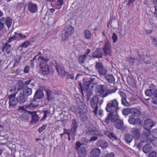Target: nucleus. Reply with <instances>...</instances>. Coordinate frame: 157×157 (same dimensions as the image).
<instances>
[{"instance_id":"24","label":"nucleus","mask_w":157,"mask_h":157,"mask_svg":"<svg viewBox=\"0 0 157 157\" xmlns=\"http://www.w3.org/2000/svg\"><path fill=\"white\" fill-rule=\"evenodd\" d=\"M78 151L79 157H86L87 153L86 149L84 147H81Z\"/></svg>"},{"instance_id":"38","label":"nucleus","mask_w":157,"mask_h":157,"mask_svg":"<svg viewBox=\"0 0 157 157\" xmlns=\"http://www.w3.org/2000/svg\"><path fill=\"white\" fill-rule=\"evenodd\" d=\"M86 59V57L85 55H79L78 58V62L80 64H82L85 63Z\"/></svg>"},{"instance_id":"16","label":"nucleus","mask_w":157,"mask_h":157,"mask_svg":"<svg viewBox=\"0 0 157 157\" xmlns=\"http://www.w3.org/2000/svg\"><path fill=\"white\" fill-rule=\"evenodd\" d=\"M44 94L42 90H39L36 91L33 98V101L36 102L37 99L42 98L44 97Z\"/></svg>"},{"instance_id":"23","label":"nucleus","mask_w":157,"mask_h":157,"mask_svg":"<svg viewBox=\"0 0 157 157\" xmlns=\"http://www.w3.org/2000/svg\"><path fill=\"white\" fill-rule=\"evenodd\" d=\"M117 88L116 86L114 87L112 89H109L107 90L105 92L101 95V97L103 98L105 97H106L109 94H111L112 93H114L117 90Z\"/></svg>"},{"instance_id":"26","label":"nucleus","mask_w":157,"mask_h":157,"mask_svg":"<svg viewBox=\"0 0 157 157\" xmlns=\"http://www.w3.org/2000/svg\"><path fill=\"white\" fill-rule=\"evenodd\" d=\"M35 101H33V100L32 102L29 104H28L25 105V108L26 109H33L34 108H37L39 105L38 104H35Z\"/></svg>"},{"instance_id":"21","label":"nucleus","mask_w":157,"mask_h":157,"mask_svg":"<svg viewBox=\"0 0 157 157\" xmlns=\"http://www.w3.org/2000/svg\"><path fill=\"white\" fill-rule=\"evenodd\" d=\"M78 106V110L80 112H82L85 113L87 112V108L84 102H79Z\"/></svg>"},{"instance_id":"30","label":"nucleus","mask_w":157,"mask_h":157,"mask_svg":"<svg viewBox=\"0 0 157 157\" xmlns=\"http://www.w3.org/2000/svg\"><path fill=\"white\" fill-rule=\"evenodd\" d=\"M133 138L132 136L129 133H126L124 135V139L127 143H130Z\"/></svg>"},{"instance_id":"11","label":"nucleus","mask_w":157,"mask_h":157,"mask_svg":"<svg viewBox=\"0 0 157 157\" xmlns=\"http://www.w3.org/2000/svg\"><path fill=\"white\" fill-rule=\"evenodd\" d=\"M90 84V82L83 80L82 84L79 82L78 85L80 87V90L86 92L88 90L89 86Z\"/></svg>"},{"instance_id":"50","label":"nucleus","mask_w":157,"mask_h":157,"mask_svg":"<svg viewBox=\"0 0 157 157\" xmlns=\"http://www.w3.org/2000/svg\"><path fill=\"white\" fill-rule=\"evenodd\" d=\"M30 42L29 41L26 40L22 44L19 46L20 47H21L23 48H26L30 44Z\"/></svg>"},{"instance_id":"56","label":"nucleus","mask_w":157,"mask_h":157,"mask_svg":"<svg viewBox=\"0 0 157 157\" xmlns=\"http://www.w3.org/2000/svg\"><path fill=\"white\" fill-rule=\"evenodd\" d=\"M77 97L75 98V99L76 101L78 103L77 104L78 105V103L79 102H83L82 101L83 100L82 98V97H81L79 95H77Z\"/></svg>"},{"instance_id":"13","label":"nucleus","mask_w":157,"mask_h":157,"mask_svg":"<svg viewBox=\"0 0 157 157\" xmlns=\"http://www.w3.org/2000/svg\"><path fill=\"white\" fill-rule=\"evenodd\" d=\"M16 98L17 101L18 103L21 104L24 103L28 99V98H27L21 92L17 94Z\"/></svg>"},{"instance_id":"10","label":"nucleus","mask_w":157,"mask_h":157,"mask_svg":"<svg viewBox=\"0 0 157 157\" xmlns=\"http://www.w3.org/2000/svg\"><path fill=\"white\" fill-rule=\"evenodd\" d=\"M111 48L110 43L109 41L107 40L105 42L104 47L103 48L102 50L104 51V54L105 56L106 55L111 56Z\"/></svg>"},{"instance_id":"35","label":"nucleus","mask_w":157,"mask_h":157,"mask_svg":"<svg viewBox=\"0 0 157 157\" xmlns=\"http://www.w3.org/2000/svg\"><path fill=\"white\" fill-rule=\"evenodd\" d=\"M61 35L62 40L63 41L67 40L68 39L69 36H70L69 34L63 30L61 32Z\"/></svg>"},{"instance_id":"62","label":"nucleus","mask_w":157,"mask_h":157,"mask_svg":"<svg viewBox=\"0 0 157 157\" xmlns=\"http://www.w3.org/2000/svg\"><path fill=\"white\" fill-rule=\"evenodd\" d=\"M46 125L43 124L41 127H40L38 129V131L39 133H41L43 132L46 128Z\"/></svg>"},{"instance_id":"64","label":"nucleus","mask_w":157,"mask_h":157,"mask_svg":"<svg viewBox=\"0 0 157 157\" xmlns=\"http://www.w3.org/2000/svg\"><path fill=\"white\" fill-rule=\"evenodd\" d=\"M152 44L155 47H157V40L155 37L152 39Z\"/></svg>"},{"instance_id":"63","label":"nucleus","mask_w":157,"mask_h":157,"mask_svg":"<svg viewBox=\"0 0 157 157\" xmlns=\"http://www.w3.org/2000/svg\"><path fill=\"white\" fill-rule=\"evenodd\" d=\"M33 81V79H30L29 80H28L26 81H25L23 82V84H24V86H28V85L30 84Z\"/></svg>"},{"instance_id":"22","label":"nucleus","mask_w":157,"mask_h":157,"mask_svg":"<svg viewBox=\"0 0 157 157\" xmlns=\"http://www.w3.org/2000/svg\"><path fill=\"white\" fill-rule=\"evenodd\" d=\"M104 76L105 79L108 82L114 83L115 82V79L113 75L106 74Z\"/></svg>"},{"instance_id":"45","label":"nucleus","mask_w":157,"mask_h":157,"mask_svg":"<svg viewBox=\"0 0 157 157\" xmlns=\"http://www.w3.org/2000/svg\"><path fill=\"white\" fill-rule=\"evenodd\" d=\"M105 134L110 139H113L114 138L115 140H117L116 136L113 133L110 132L108 131L105 132Z\"/></svg>"},{"instance_id":"39","label":"nucleus","mask_w":157,"mask_h":157,"mask_svg":"<svg viewBox=\"0 0 157 157\" xmlns=\"http://www.w3.org/2000/svg\"><path fill=\"white\" fill-rule=\"evenodd\" d=\"M6 21L5 24L7 26V27L9 29L10 28L12 25V20L11 18L10 17H7L6 18Z\"/></svg>"},{"instance_id":"53","label":"nucleus","mask_w":157,"mask_h":157,"mask_svg":"<svg viewBox=\"0 0 157 157\" xmlns=\"http://www.w3.org/2000/svg\"><path fill=\"white\" fill-rule=\"evenodd\" d=\"M135 118H134L133 117L131 116H129L128 117V121L129 123L132 125H133Z\"/></svg>"},{"instance_id":"9","label":"nucleus","mask_w":157,"mask_h":157,"mask_svg":"<svg viewBox=\"0 0 157 157\" xmlns=\"http://www.w3.org/2000/svg\"><path fill=\"white\" fill-rule=\"evenodd\" d=\"M55 66L59 75L63 78L64 74L66 72L64 67L59 63H55Z\"/></svg>"},{"instance_id":"40","label":"nucleus","mask_w":157,"mask_h":157,"mask_svg":"<svg viewBox=\"0 0 157 157\" xmlns=\"http://www.w3.org/2000/svg\"><path fill=\"white\" fill-rule=\"evenodd\" d=\"M78 109V107L75 105H72L70 108L71 110L74 112L77 116V113H81L80 111Z\"/></svg>"},{"instance_id":"44","label":"nucleus","mask_w":157,"mask_h":157,"mask_svg":"<svg viewBox=\"0 0 157 157\" xmlns=\"http://www.w3.org/2000/svg\"><path fill=\"white\" fill-rule=\"evenodd\" d=\"M25 5L23 2H19L17 4L16 8L20 10L23 9L24 10H25Z\"/></svg>"},{"instance_id":"7","label":"nucleus","mask_w":157,"mask_h":157,"mask_svg":"<svg viewBox=\"0 0 157 157\" xmlns=\"http://www.w3.org/2000/svg\"><path fill=\"white\" fill-rule=\"evenodd\" d=\"M47 62L41 61L40 64V67L42 71L43 74L45 75L48 74L49 72L48 65Z\"/></svg>"},{"instance_id":"1","label":"nucleus","mask_w":157,"mask_h":157,"mask_svg":"<svg viewBox=\"0 0 157 157\" xmlns=\"http://www.w3.org/2000/svg\"><path fill=\"white\" fill-rule=\"evenodd\" d=\"M119 108L118 107V102L116 99H114L108 101L106 105L105 110L110 113L104 121V122L108 124L109 120L113 122L118 118L117 112Z\"/></svg>"},{"instance_id":"25","label":"nucleus","mask_w":157,"mask_h":157,"mask_svg":"<svg viewBox=\"0 0 157 157\" xmlns=\"http://www.w3.org/2000/svg\"><path fill=\"white\" fill-rule=\"evenodd\" d=\"M63 30L70 36L74 32V28L70 25L66 26Z\"/></svg>"},{"instance_id":"3","label":"nucleus","mask_w":157,"mask_h":157,"mask_svg":"<svg viewBox=\"0 0 157 157\" xmlns=\"http://www.w3.org/2000/svg\"><path fill=\"white\" fill-rule=\"evenodd\" d=\"M95 69L101 76H104L106 74L107 70L104 67L102 63L97 62L94 66Z\"/></svg>"},{"instance_id":"57","label":"nucleus","mask_w":157,"mask_h":157,"mask_svg":"<svg viewBox=\"0 0 157 157\" xmlns=\"http://www.w3.org/2000/svg\"><path fill=\"white\" fill-rule=\"evenodd\" d=\"M153 93L152 90H147L145 91V94L147 96H151Z\"/></svg>"},{"instance_id":"4","label":"nucleus","mask_w":157,"mask_h":157,"mask_svg":"<svg viewBox=\"0 0 157 157\" xmlns=\"http://www.w3.org/2000/svg\"><path fill=\"white\" fill-rule=\"evenodd\" d=\"M99 101V98L97 96H94L92 98L90 99V101L91 106L94 109L93 112L96 115L97 114L98 108V105Z\"/></svg>"},{"instance_id":"15","label":"nucleus","mask_w":157,"mask_h":157,"mask_svg":"<svg viewBox=\"0 0 157 157\" xmlns=\"http://www.w3.org/2000/svg\"><path fill=\"white\" fill-rule=\"evenodd\" d=\"M28 114L31 116L32 119L30 121L31 123L34 122L36 123L39 119V117L36 113V111H28Z\"/></svg>"},{"instance_id":"19","label":"nucleus","mask_w":157,"mask_h":157,"mask_svg":"<svg viewBox=\"0 0 157 157\" xmlns=\"http://www.w3.org/2000/svg\"><path fill=\"white\" fill-rule=\"evenodd\" d=\"M131 114L132 116L133 117H138L142 115L141 112L138 109L135 108H131Z\"/></svg>"},{"instance_id":"2","label":"nucleus","mask_w":157,"mask_h":157,"mask_svg":"<svg viewBox=\"0 0 157 157\" xmlns=\"http://www.w3.org/2000/svg\"><path fill=\"white\" fill-rule=\"evenodd\" d=\"M154 124H153V121L151 119H147L144 121V128L146 130L144 131L142 134V137L147 136H149L151 134L150 129H151ZM143 137H142V138Z\"/></svg>"},{"instance_id":"32","label":"nucleus","mask_w":157,"mask_h":157,"mask_svg":"<svg viewBox=\"0 0 157 157\" xmlns=\"http://www.w3.org/2000/svg\"><path fill=\"white\" fill-rule=\"evenodd\" d=\"M16 85L17 87V91L23 90L25 86L23 82L21 80H19L17 82Z\"/></svg>"},{"instance_id":"17","label":"nucleus","mask_w":157,"mask_h":157,"mask_svg":"<svg viewBox=\"0 0 157 157\" xmlns=\"http://www.w3.org/2000/svg\"><path fill=\"white\" fill-rule=\"evenodd\" d=\"M27 98L28 97L31 95L32 93V90L31 87H29L28 86H25L24 88L21 91Z\"/></svg>"},{"instance_id":"6","label":"nucleus","mask_w":157,"mask_h":157,"mask_svg":"<svg viewBox=\"0 0 157 157\" xmlns=\"http://www.w3.org/2000/svg\"><path fill=\"white\" fill-rule=\"evenodd\" d=\"M28 10L30 13H34L38 11V6L36 3L31 1L29 2L28 4Z\"/></svg>"},{"instance_id":"5","label":"nucleus","mask_w":157,"mask_h":157,"mask_svg":"<svg viewBox=\"0 0 157 157\" xmlns=\"http://www.w3.org/2000/svg\"><path fill=\"white\" fill-rule=\"evenodd\" d=\"M143 137L142 134H141V137H140V142L138 143L137 145V147L138 148L140 149L141 147L143 146V143H151V142L153 140V138H149V136L145 135Z\"/></svg>"},{"instance_id":"12","label":"nucleus","mask_w":157,"mask_h":157,"mask_svg":"<svg viewBox=\"0 0 157 157\" xmlns=\"http://www.w3.org/2000/svg\"><path fill=\"white\" fill-rule=\"evenodd\" d=\"M16 95V93L15 92L10 94L8 97L9 98V104L10 106H14L18 102L17 98H15Z\"/></svg>"},{"instance_id":"49","label":"nucleus","mask_w":157,"mask_h":157,"mask_svg":"<svg viewBox=\"0 0 157 157\" xmlns=\"http://www.w3.org/2000/svg\"><path fill=\"white\" fill-rule=\"evenodd\" d=\"M131 108H127L124 109L123 111V114L124 116L128 115L129 114L131 113Z\"/></svg>"},{"instance_id":"59","label":"nucleus","mask_w":157,"mask_h":157,"mask_svg":"<svg viewBox=\"0 0 157 157\" xmlns=\"http://www.w3.org/2000/svg\"><path fill=\"white\" fill-rule=\"evenodd\" d=\"M82 145V144H81L79 142H77L76 143V146L75 147V149L78 150L80 148V147H83L81 146Z\"/></svg>"},{"instance_id":"28","label":"nucleus","mask_w":157,"mask_h":157,"mask_svg":"<svg viewBox=\"0 0 157 157\" xmlns=\"http://www.w3.org/2000/svg\"><path fill=\"white\" fill-rule=\"evenodd\" d=\"M150 143H147L143 147V151L145 153H148L151 149L152 147L150 144Z\"/></svg>"},{"instance_id":"41","label":"nucleus","mask_w":157,"mask_h":157,"mask_svg":"<svg viewBox=\"0 0 157 157\" xmlns=\"http://www.w3.org/2000/svg\"><path fill=\"white\" fill-rule=\"evenodd\" d=\"M97 89L99 90L102 93L104 92L107 89V86L106 85H98L96 86Z\"/></svg>"},{"instance_id":"58","label":"nucleus","mask_w":157,"mask_h":157,"mask_svg":"<svg viewBox=\"0 0 157 157\" xmlns=\"http://www.w3.org/2000/svg\"><path fill=\"white\" fill-rule=\"evenodd\" d=\"M151 135L153 137L157 138V128L154 129L152 131Z\"/></svg>"},{"instance_id":"54","label":"nucleus","mask_w":157,"mask_h":157,"mask_svg":"<svg viewBox=\"0 0 157 157\" xmlns=\"http://www.w3.org/2000/svg\"><path fill=\"white\" fill-rule=\"evenodd\" d=\"M43 112L44 113V116L41 119V121H45L46 119L48 114L49 113V112L47 110H43Z\"/></svg>"},{"instance_id":"29","label":"nucleus","mask_w":157,"mask_h":157,"mask_svg":"<svg viewBox=\"0 0 157 157\" xmlns=\"http://www.w3.org/2000/svg\"><path fill=\"white\" fill-rule=\"evenodd\" d=\"M118 118L116 120V123L115 124V126L118 129H122L124 126V123L122 121Z\"/></svg>"},{"instance_id":"47","label":"nucleus","mask_w":157,"mask_h":157,"mask_svg":"<svg viewBox=\"0 0 157 157\" xmlns=\"http://www.w3.org/2000/svg\"><path fill=\"white\" fill-rule=\"evenodd\" d=\"M65 77L67 79H74V77L73 74H70L67 72H66L63 75V77Z\"/></svg>"},{"instance_id":"34","label":"nucleus","mask_w":157,"mask_h":157,"mask_svg":"<svg viewBox=\"0 0 157 157\" xmlns=\"http://www.w3.org/2000/svg\"><path fill=\"white\" fill-rule=\"evenodd\" d=\"M4 44V45L3 47L2 51H3L4 50H5L7 54H8L10 53V48L11 47V45L8 44L7 43H5Z\"/></svg>"},{"instance_id":"60","label":"nucleus","mask_w":157,"mask_h":157,"mask_svg":"<svg viewBox=\"0 0 157 157\" xmlns=\"http://www.w3.org/2000/svg\"><path fill=\"white\" fill-rule=\"evenodd\" d=\"M112 38L113 39V42H116L117 39V36L115 33H113Z\"/></svg>"},{"instance_id":"37","label":"nucleus","mask_w":157,"mask_h":157,"mask_svg":"<svg viewBox=\"0 0 157 157\" xmlns=\"http://www.w3.org/2000/svg\"><path fill=\"white\" fill-rule=\"evenodd\" d=\"M84 36L87 39H89L91 37L92 35L90 31L88 29H85L84 30Z\"/></svg>"},{"instance_id":"14","label":"nucleus","mask_w":157,"mask_h":157,"mask_svg":"<svg viewBox=\"0 0 157 157\" xmlns=\"http://www.w3.org/2000/svg\"><path fill=\"white\" fill-rule=\"evenodd\" d=\"M104 53V51L101 48H97L93 52L92 56L94 58H99L102 57Z\"/></svg>"},{"instance_id":"51","label":"nucleus","mask_w":157,"mask_h":157,"mask_svg":"<svg viewBox=\"0 0 157 157\" xmlns=\"http://www.w3.org/2000/svg\"><path fill=\"white\" fill-rule=\"evenodd\" d=\"M126 80L128 85H132L134 84L133 80L130 77L127 76L126 78Z\"/></svg>"},{"instance_id":"61","label":"nucleus","mask_w":157,"mask_h":157,"mask_svg":"<svg viewBox=\"0 0 157 157\" xmlns=\"http://www.w3.org/2000/svg\"><path fill=\"white\" fill-rule=\"evenodd\" d=\"M157 155L156 152L155 151H153L150 152L148 154L149 157H156Z\"/></svg>"},{"instance_id":"20","label":"nucleus","mask_w":157,"mask_h":157,"mask_svg":"<svg viewBox=\"0 0 157 157\" xmlns=\"http://www.w3.org/2000/svg\"><path fill=\"white\" fill-rule=\"evenodd\" d=\"M132 129L130 131L133 137L138 139L140 135V129L139 128H132Z\"/></svg>"},{"instance_id":"43","label":"nucleus","mask_w":157,"mask_h":157,"mask_svg":"<svg viewBox=\"0 0 157 157\" xmlns=\"http://www.w3.org/2000/svg\"><path fill=\"white\" fill-rule=\"evenodd\" d=\"M28 113L27 112H25L21 114L20 118L24 121H28L29 120V117L28 115Z\"/></svg>"},{"instance_id":"52","label":"nucleus","mask_w":157,"mask_h":157,"mask_svg":"<svg viewBox=\"0 0 157 157\" xmlns=\"http://www.w3.org/2000/svg\"><path fill=\"white\" fill-rule=\"evenodd\" d=\"M121 101L122 104L125 106H128L130 105L129 103L126 100V98L121 99Z\"/></svg>"},{"instance_id":"55","label":"nucleus","mask_w":157,"mask_h":157,"mask_svg":"<svg viewBox=\"0 0 157 157\" xmlns=\"http://www.w3.org/2000/svg\"><path fill=\"white\" fill-rule=\"evenodd\" d=\"M18 110L21 112H23L24 113L25 112L28 113V112L29 111L26 109L25 108V106L24 107L23 106H19L18 108Z\"/></svg>"},{"instance_id":"48","label":"nucleus","mask_w":157,"mask_h":157,"mask_svg":"<svg viewBox=\"0 0 157 157\" xmlns=\"http://www.w3.org/2000/svg\"><path fill=\"white\" fill-rule=\"evenodd\" d=\"M86 92V98L87 101H89L91 97L93 94L91 91L88 90Z\"/></svg>"},{"instance_id":"33","label":"nucleus","mask_w":157,"mask_h":157,"mask_svg":"<svg viewBox=\"0 0 157 157\" xmlns=\"http://www.w3.org/2000/svg\"><path fill=\"white\" fill-rule=\"evenodd\" d=\"M47 98L48 101H50L53 98V92L50 90H46Z\"/></svg>"},{"instance_id":"31","label":"nucleus","mask_w":157,"mask_h":157,"mask_svg":"<svg viewBox=\"0 0 157 157\" xmlns=\"http://www.w3.org/2000/svg\"><path fill=\"white\" fill-rule=\"evenodd\" d=\"M143 121L140 118H135L134 122V125L138 126L140 128H141L142 126Z\"/></svg>"},{"instance_id":"18","label":"nucleus","mask_w":157,"mask_h":157,"mask_svg":"<svg viewBox=\"0 0 157 157\" xmlns=\"http://www.w3.org/2000/svg\"><path fill=\"white\" fill-rule=\"evenodd\" d=\"M101 152V150L99 148L94 147L90 152V157H98L99 156Z\"/></svg>"},{"instance_id":"8","label":"nucleus","mask_w":157,"mask_h":157,"mask_svg":"<svg viewBox=\"0 0 157 157\" xmlns=\"http://www.w3.org/2000/svg\"><path fill=\"white\" fill-rule=\"evenodd\" d=\"M79 124V120L77 119H73L71 121V128L72 131L73 132L75 135L76 134L78 128Z\"/></svg>"},{"instance_id":"27","label":"nucleus","mask_w":157,"mask_h":157,"mask_svg":"<svg viewBox=\"0 0 157 157\" xmlns=\"http://www.w3.org/2000/svg\"><path fill=\"white\" fill-rule=\"evenodd\" d=\"M97 144L98 146L101 147L102 149L107 147L108 145V144L107 142L101 140H98L97 142Z\"/></svg>"},{"instance_id":"42","label":"nucleus","mask_w":157,"mask_h":157,"mask_svg":"<svg viewBox=\"0 0 157 157\" xmlns=\"http://www.w3.org/2000/svg\"><path fill=\"white\" fill-rule=\"evenodd\" d=\"M63 134H67L68 135H69L71 134L73 135V136H74L76 135L75 133L74 132L72 131V130L71 128L69 129H67L65 128H64L63 129Z\"/></svg>"},{"instance_id":"36","label":"nucleus","mask_w":157,"mask_h":157,"mask_svg":"<svg viewBox=\"0 0 157 157\" xmlns=\"http://www.w3.org/2000/svg\"><path fill=\"white\" fill-rule=\"evenodd\" d=\"M95 132L96 130L90 127L87 128L86 130V133L88 135H97Z\"/></svg>"},{"instance_id":"46","label":"nucleus","mask_w":157,"mask_h":157,"mask_svg":"<svg viewBox=\"0 0 157 157\" xmlns=\"http://www.w3.org/2000/svg\"><path fill=\"white\" fill-rule=\"evenodd\" d=\"M84 113L82 112H81V113H77V116H78L80 119L82 121H85L87 119V117Z\"/></svg>"}]
</instances>
